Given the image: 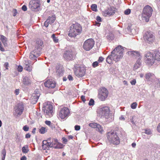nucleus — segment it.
<instances>
[{
	"label": "nucleus",
	"mask_w": 160,
	"mask_h": 160,
	"mask_svg": "<svg viewBox=\"0 0 160 160\" xmlns=\"http://www.w3.org/2000/svg\"><path fill=\"white\" fill-rule=\"evenodd\" d=\"M124 49L121 46L115 48L107 58L106 61L109 64L112 63V60L117 62L122 58L123 55Z\"/></svg>",
	"instance_id": "nucleus-1"
},
{
	"label": "nucleus",
	"mask_w": 160,
	"mask_h": 160,
	"mask_svg": "<svg viewBox=\"0 0 160 160\" xmlns=\"http://www.w3.org/2000/svg\"><path fill=\"white\" fill-rule=\"evenodd\" d=\"M68 35L71 38H75L79 35L82 31V27L78 23L75 22L70 26Z\"/></svg>",
	"instance_id": "nucleus-2"
},
{
	"label": "nucleus",
	"mask_w": 160,
	"mask_h": 160,
	"mask_svg": "<svg viewBox=\"0 0 160 160\" xmlns=\"http://www.w3.org/2000/svg\"><path fill=\"white\" fill-rule=\"evenodd\" d=\"M106 137L108 142L111 144L117 146L120 143V139L118 134L114 131L108 132Z\"/></svg>",
	"instance_id": "nucleus-3"
},
{
	"label": "nucleus",
	"mask_w": 160,
	"mask_h": 160,
	"mask_svg": "<svg viewBox=\"0 0 160 160\" xmlns=\"http://www.w3.org/2000/svg\"><path fill=\"white\" fill-rule=\"evenodd\" d=\"M153 10L152 7L149 5L146 6L143 8L142 13V20H145L148 22L152 15Z\"/></svg>",
	"instance_id": "nucleus-4"
},
{
	"label": "nucleus",
	"mask_w": 160,
	"mask_h": 160,
	"mask_svg": "<svg viewBox=\"0 0 160 160\" xmlns=\"http://www.w3.org/2000/svg\"><path fill=\"white\" fill-rule=\"evenodd\" d=\"M155 38L153 32L150 31L145 32L143 36L144 41L149 44L152 43L154 41Z\"/></svg>",
	"instance_id": "nucleus-5"
},
{
	"label": "nucleus",
	"mask_w": 160,
	"mask_h": 160,
	"mask_svg": "<svg viewBox=\"0 0 160 160\" xmlns=\"http://www.w3.org/2000/svg\"><path fill=\"white\" fill-rule=\"evenodd\" d=\"M109 92L108 89L104 87H102L98 90V97L101 101H105L108 97Z\"/></svg>",
	"instance_id": "nucleus-6"
},
{
	"label": "nucleus",
	"mask_w": 160,
	"mask_h": 160,
	"mask_svg": "<svg viewBox=\"0 0 160 160\" xmlns=\"http://www.w3.org/2000/svg\"><path fill=\"white\" fill-rule=\"evenodd\" d=\"M34 49L33 51L34 53H38L40 52L44 46L43 41L41 39L38 38L34 41Z\"/></svg>",
	"instance_id": "nucleus-7"
},
{
	"label": "nucleus",
	"mask_w": 160,
	"mask_h": 160,
	"mask_svg": "<svg viewBox=\"0 0 160 160\" xmlns=\"http://www.w3.org/2000/svg\"><path fill=\"white\" fill-rule=\"evenodd\" d=\"M99 110L100 113L106 118H109L112 116L110 108L108 107L102 106L100 108Z\"/></svg>",
	"instance_id": "nucleus-8"
},
{
	"label": "nucleus",
	"mask_w": 160,
	"mask_h": 160,
	"mask_svg": "<svg viewBox=\"0 0 160 160\" xmlns=\"http://www.w3.org/2000/svg\"><path fill=\"white\" fill-rule=\"evenodd\" d=\"M70 111L67 107H64L61 108L58 114V117L62 119H63L68 116Z\"/></svg>",
	"instance_id": "nucleus-9"
},
{
	"label": "nucleus",
	"mask_w": 160,
	"mask_h": 160,
	"mask_svg": "<svg viewBox=\"0 0 160 160\" xmlns=\"http://www.w3.org/2000/svg\"><path fill=\"white\" fill-rule=\"evenodd\" d=\"M94 43V41L93 39H88L84 42L83 45V48L86 51H89L92 48Z\"/></svg>",
	"instance_id": "nucleus-10"
},
{
	"label": "nucleus",
	"mask_w": 160,
	"mask_h": 160,
	"mask_svg": "<svg viewBox=\"0 0 160 160\" xmlns=\"http://www.w3.org/2000/svg\"><path fill=\"white\" fill-rule=\"evenodd\" d=\"M146 62L148 65H152L154 62V58L153 54L150 52H146L145 55Z\"/></svg>",
	"instance_id": "nucleus-11"
},
{
	"label": "nucleus",
	"mask_w": 160,
	"mask_h": 160,
	"mask_svg": "<svg viewBox=\"0 0 160 160\" xmlns=\"http://www.w3.org/2000/svg\"><path fill=\"white\" fill-rule=\"evenodd\" d=\"M43 110L46 115H47L48 117H51L52 116L53 107L52 105L47 104L44 107H43Z\"/></svg>",
	"instance_id": "nucleus-12"
},
{
	"label": "nucleus",
	"mask_w": 160,
	"mask_h": 160,
	"mask_svg": "<svg viewBox=\"0 0 160 160\" xmlns=\"http://www.w3.org/2000/svg\"><path fill=\"white\" fill-rule=\"evenodd\" d=\"M75 56L74 52L70 50L65 51L63 55L64 58L68 60H72L75 58Z\"/></svg>",
	"instance_id": "nucleus-13"
},
{
	"label": "nucleus",
	"mask_w": 160,
	"mask_h": 160,
	"mask_svg": "<svg viewBox=\"0 0 160 160\" xmlns=\"http://www.w3.org/2000/svg\"><path fill=\"white\" fill-rule=\"evenodd\" d=\"M29 8L32 10H34L40 7V3L39 0H31L29 3Z\"/></svg>",
	"instance_id": "nucleus-14"
},
{
	"label": "nucleus",
	"mask_w": 160,
	"mask_h": 160,
	"mask_svg": "<svg viewBox=\"0 0 160 160\" xmlns=\"http://www.w3.org/2000/svg\"><path fill=\"white\" fill-rule=\"evenodd\" d=\"M85 69L83 67H79L74 71L75 75L78 77H82L85 74Z\"/></svg>",
	"instance_id": "nucleus-15"
},
{
	"label": "nucleus",
	"mask_w": 160,
	"mask_h": 160,
	"mask_svg": "<svg viewBox=\"0 0 160 160\" xmlns=\"http://www.w3.org/2000/svg\"><path fill=\"white\" fill-rule=\"evenodd\" d=\"M56 73L59 76H62L64 71L63 66L60 64L57 65L56 68Z\"/></svg>",
	"instance_id": "nucleus-16"
},
{
	"label": "nucleus",
	"mask_w": 160,
	"mask_h": 160,
	"mask_svg": "<svg viewBox=\"0 0 160 160\" xmlns=\"http://www.w3.org/2000/svg\"><path fill=\"white\" fill-rule=\"evenodd\" d=\"M44 85L48 88H54L55 87L56 83L54 81L49 79L45 82Z\"/></svg>",
	"instance_id": "nucleus-17"
},
{
	"label": "nucleus",
	"mask_w": 160,
	"mask_h": 160,
	"mask_svg": "<svg viewBox=\"0 0 160 160\" xmlns=\"http://www.w3.org/2000/svg\"><path fill=\"white\" fill-rule=\"evenodd\" d=\"M115 10L114 8H110L104 12L103 14L105 16H110L113 15L115 13Z\"/></svg>",
	"instance_id": "nucleus-18"
},
{
	"label": "nucleus",
	"mask_w": 160,
	"mask_h": 160,
	"mask_svg": "<svg viewBox=\"0 0 160 160\" xmlns=\"http://www.w3.org/2000/svg\"><path fill=\"white\" fill-rule=\"evenodd\" d=\"M49 141L50 140L48 139L47 140L43 141L42 148L44 150L48 149L50 147H51L52 144Z\"/></svg>",
	"instance_id": "nucleus-19"
},
{
	"label": "nucleus",
	"mask_w": 160,
	"mask_h": 160,
	"mask_svg": "<svg viewBox=\"0 0 160 160\" xmlns=\"http://www.w3.org/2000/svg\"><path fill=\"white\" fill-rule=\"evenodd\" d=\"M24 107L22 104H18L17 108L15 109V112L18 115H21L23 112Z\"/></svg>",
	"instance_id": "nucleus-20"
},
{
	"label": "nucleus",
	"mask_w": 160,
	"mask_h": 160,
	"mask_svg": "<svg viewBox=\"0 0 160 160\" xmlns=\"http://www.w3.org/2000/svg\"><path fill=\"white\" fill-rule=\"evenodd\" d=\"M40 96V94L39 93H33L31 98V99L32 103L35 104L37 102Z\"/></svg>",
	"instance_id": "nucleus-21"
},
{
	"label": "nucleus",
	"mask_w": 160,
	"mask_h": 160,
	"mask_svg": "<svg viewBox=\"0 0 160 160\" xmlns=\"http://www.w3.org/2000/svg\"><path fill=\"white\" fill-rule=\"evenodd\" d=\"M24 69L29 72L32 70V66L30 65V61L27 60L25 61Z\"/></svg>",
	"instance_id": "nucleus-22"
},
{
	"label": "nucleus",
	"mask_w": 160,
	"mask_h": 160,
	"mask_svg": "<svg viewBox=\"0 0 160 160\" xmlns=\"http://www.w3.org/2000/svg\"><path fill=\"white\" fill-rule=\"evenodd\" d=\"M0 40H1L2 42L3 45L4 46V47H7L8 46V38L4 36L0 35Z\"/></svg>",
	"instance_id": "nucleus-23"
},
{
	"label": "nucleus",
	"mask_w": 160,
	"mask_h": 160,
	"mask_svg": "<svg viewBox=\"0 0 160 160\" xmlns=\"http://www.w3.org/2000/svg\"><path fill=\"white\" fill-rule=\"evenodd\" d=\"M23 84L26 86H28L31 85V81L30 79L27 77H25L23 78Z\"/></svg>",
	"instance_id": "nucleus-24"
},
{
	"label": "nucleus",
	"mask_w": 160,
	"mask_h": 160,
	"mask_svg": "<svg viewBox=\"0 0 160 160\" xmlns=\"http://www.w3.org/2000/svg\"><path fill=\"white\" fill-rule=\"evenodd\" d=\"M53 18L52 17H49L47 20L44 22V26L47 28L48 27L49 24L53 22L54 21V19L52 20Z\"/></svg>",
	"instance_id": "nucleus-25"
},
{
	"label": "nucleus",
	"mask_w": 160,
	"mask_h": 160,
	"mask_svg": "<svg viewBox=\"0 0 160 160\" xmlns=\"http://www.w3.org/2000/svg\"><path fill=\"white\" fill-rule=\"evenodd\" d=\"M154 77H155V75L149 72L145 74V78L148 81H150V79Z\"/></svg>",
	"instance_id": "nucleus-26"
},
{
	"label": "nucleus",
	"mask_w": 160,
	"mask_h": 160,
	"mask_svg": "<svg viewBox=\"0 0 160 160\" xmlns=\"http://www.w3.org/2000/svg\"><path fill=\"white\" fill-rule=\"evenodd\" d=\"M49 139L50 140L49 142H50L51 144H52L51 145V147H55V146H56L55 145H56L58 143V140L54 138H52V139L51 138Z\"/></svg>",
	"instance_id": "nucleus-27"
},
{
	"label": "nucleus",
	"mask_w": 160,
	"mask_h": 160,
	"mask_svg": "<svg viewBox=\"0 0 160 160\" xmlns=\"http://www.w3.org/2000/svg\"><path fill=\"white\" fill-rule=\"evenodd\" d=\"M154 60H157L158 61H159L160 60V52H157L154 57Z\"/></svg>",
	"instance_id": "nucleus-28"
},
{
	"label": "nucleus",
	"mask_w": 160,
	"mask_h": 160,
	"mask_svg": "<svg viewBox=\"0 0 160 160\" xmlns=\"http://www.w3.org/2000/svg\"><path fill=\"white\" fill-rule=\"evenodd\" d=\"M64 145H63V144H62L61 143L58 142L57 144H56V145L55 146L54 148H62L64 147Z\"/></svg>",
	"instance_id": "nucleus-29"
},
{
	"label": "nucleus",
	"mask_w": 160,
	"mask_h": 160,
	"mask_svg": "<svg viewBox=\"0 0 160 160\" xmlns=\"http://www.w3.org/2000/svg\"><path fill=\"white\" fill-rule=\"evenodd\" d=\"M51 38H52L53 42L55 43H57L58 41V39L57 37H55V34H53L51 36Z\"/></svg>",
	"instance_id": "nucleus-30"
},
{
	"label": "nucleus",
	"mask_w": 160,
	"mask_h": 160,
	"mask_svg": "<svg viewBox=\"0 0 160 160\" xmlns=\"http://www.w3.org/2000/svg\"><path fill=\"white\" fill-rule=\"evenodd\" d=\"M47 131L46 128L43 127H41L39 130V132L41 134H44Z\"/></svg>",
	"instance_id": "nucleus-31"
},
{
	"label": "nucleus",
	"mask_w": 160,
	"mask_h": 160,
	"mask_svg": "<svg viewBox=\"0 0 160 160\" xmlns=\"http://www.w3.org/2000/svg\"><path fill=\"white\" fill-rule=\"evenodd\" d=\"M96 128V130L99 132L101 133H102L103 131L101 126L99 124L97 125Z\"/></svg>",
	"instance_id": "nucleus-32"
},
{
	"label": "nucleus",
	"mask_w": 160,
	"mask_h": 160,
	"mask_svg": "<svg viewBox=\"0 0 160 160\" xmlns=\"http://www.w3.org/2000/svg\"><path fill=\"white\" fill-rule=\"evenodd\" d=\"M98 124L97 123L92 122L90 123L89 124V126L92 128H96Z\"/></svg>",
	"instance_id": "nucleus-33"
},
{
	"label": "nucleus",
	"mask_w": 160,
	"mask_h": 160,
	"mask_svg": "<svg viewBox=\"0 0 160 160\" xmlns=\"http://www.w3.org/2000/svg\"><path fill=\"white\" fill-rule=\"evenodd\" d=\"M97 6L96 4H93L91 6V8L92 11L95 12L97 11Z\"/></svg>",
	"instance_id": "nucleus-34"
},
{
	"label": "nucleus",
	"mask_w": 160,
	"mask_h": 160,
	"mask_svg": "<svg viewBox=\"0 0 160 160\" xmlns=\"http://www.w3.org/2000/svg\"><path fill=\"white\" fill-rule=\"evenodd\" d=\"M22 151L24 153H27L29 151L28 146H27L26 147L25 146L23 147L22 148Z\"/></svg>",
	"instance_id": "nucleus-35"
},
{
	"label": "nucleus",
	"mask_w": 160,
	"mask_h": 160,
	"mask_svg": "<svg viewBox=\"0 0 160 160\" xmlns=\"http://www.w3.org/2000/svg\"><path fill=\"white\" fill-rule=\"evenodd\" d=\"M137 103L136 102H134L131 104V107L132 109H135L137 108Z\"/></svg>",
	"instance_id": "nucleus-36"
},
{
	"label": "nucleus",
	"mask_w": 160,
	"mask_h": 160,
	"mask_svg": "<svg viewBox=\"0 0 160 160\" xmlns=\"http://www.w3.org/2000/svg\"><path fill=\"white\" fill-rule=\"evenodd\" d=\"M94 101L92 99H91L89 101L88 104L90 106L93 105L94 104Z\"/></svg>",
	"instance_id": "nucleus-37"
},
{
	"label": "nucleus",
	"mask_w": 160,
	"mask_h": 160,
	"mask_svg": "<svg viewBox=\"0 0 160 160\" xmlns=\"http://www.w3.org/2000/svg\"><path fill=\"white\" fill-rule=\"evenodd\" d=\"M98 65V62L97 61L93 62L92 64V66L93 67L95 68Z\"/></svg>",
	"instance_id": "nucleus-38"
},
{
	"label": "nucleus",
	"mask_w": 160,
	"mask_h": 160,
	"mask_svg": "<svg viewBox=\"0 0 160 160\" xmlns=\"http://www.w3.org/2000/svg\"><path fill=\"white\" fill-rule=\"evenodd\" d=\"M130 9H128L125 11L124 14L126 15H128L130 13Z\"/></svg>",
	"instance_id": "nucleus-39"
},
{
	"label": "nucleus",
	"mask_w": 160,
	"mask_h": 160,
	"mask_svg": "<svg viewBox=\"0 0 160 160\" xmlns=\"http://www.w3.org/2000/svg\"><path fill=\"white\" fill-rule=\"evenodd\" d=\"M0 50L2 52H4L5 51V49L3 48L2 43L0 41Z\"/></svg>",
	"instance_id": "nucleus-40"
},
{
	"label": "nucleus",
	"mask_w": 160,
	"mask_h": 160,
	"mask_svg": "<svg viewBox=\"0 0 160 160\" xmlns=\"http://www.w3.org/2000/svg\"><path fill=\"white\" fill-rule=\"evenodd\" d=\"M23 129L25 131H28L29 130V128L27 125H25L23 127Z\"/></svg>",
	"instance_id": "nucleus-41"
},
{
	"label": "nucleus",
	"mask_w": 160,
	"mask_h": 160,
	"mask_svg": "<svg viewBox=\"0 0 160 160\" xmlns=\"http://www.w3.org/2000/svg\"><path fill=\"white\" fill-rule=\"evenodd\" d=\"M22 67L21 66L19 65L18 66V72H21L22 70Z\"/></svg>",
	"instance_id": "nucleus-42"
},
{
	"label": "nucleus",
	"mask_w": 160,
	"mask_h": 160,
	"mask_svg": "<svg viewBox=\"0 0 160 160\" xmlns=\"http://www.w3.org/2000/svg\"><path fill=\"white\" fill-rule=\"evenodd\" d=\"M104 59V58L102 57H99L98 60V61L99 62H102L103 61Z\"/></svg>",
	"instance_id": "nucleus-43"
},
{
	"label": "nucleus",
	"mask_w": 160,
	"mask_h": 160,
	"mask_svg": "<svg viewBox=\"0 0 160 160\" xmlns=\"http://www.w3.org/2000/svg\"><path fill=\"white\" fill-rule=\"evenodd\" d=\"M136 83V81L135 79H134L133 80H132L130 82V83L132 85H135Z\"/></svg>",
	"instance_id": "nucleus-44"
},
{
	"label": "nucleus",
	"mask_w": 160,
	"mask_h": 160,
	"mask_svg": "<svg viewBox=\"0 0 160 160\" xmlns=\"http://www.w3.org/2000/svg\"><path fill=\"white\" fill-rule=\"evenodd\" d=\"M132 53L135 55H136L137 56L139 57L140 56L139 53L138 52L132 51Z\"/></svg>",
	"instance_id": "nucleus-45"
},
{
	"label": "nucleus",
	"mask_w": 160,
	"mask_h": 160,
	"mask_svg": "<svg viewBox=\"0 0 160 160\" xmlns=\"http://www.w3.org/2000/svg\"><path fill=\"white\" fill-rule=\"evenodd\" d=\"M2 154L3 155V157H5L6 155V151L5 149H3L2 152Z\"/></svg>",
	"instance_id": "nucleus-46"
},
{
	"label": "nucleus",
	"mask_w": 160,
	"mask_h": 160,
	"mask_svg": "<svg viewBox=\"0 0 160 160\" xmlns=\"http://www.w3.org/2000/svg\"><path fill=\"white\" fill-rule=\"evenodd\" d=\"M62 139L63 141V143H64L65 144L67 143L68 142V140L65 137H63L62 138Z\"/></svg>",
	"instance_id": "nucleus-47"
},
{
	"label": "nucleus",
	"mask_w": 160,
	"mask_h": 160,
	"mask_svg": "<svg viewBox=\"0 0 160 160\" xmlns=\"http://www.w3.org/2000/svg\"><path fill=\"white\" fill-rule=\"evenodd\" d=\"M151 132L150 129L145 130V133L148 134H151Z\"/></svg>",
	"instance_id": "nucleus-48"
},
{
	"label": "nucleus",
	"mask_w": 160,
	"mask_h": 160,
	"mask_svg": "<svg viewBox=\"0 0 160 160\" xmlns=\"http://www.w3.org/2000/svg\"><path fill=\"white\" fill-rule=\"evenodd\" d=\"M74 128L77 131L79 130L80 129V126L79 125H76Z\"/></svg>",
	"instance_id": "nucleus-49"
},
{
	"label": "nucleus",
	"mask_w": 160,
	"mask_h": 160,
	"mask_svg": "<svg viewBox=\"0 0 160 160\" xmlns=\"http://www.w3.org/2000/svg\"><path fill=\"white\" fill-rule=\"evenodd\" d=\"M81 98L83 102H85L86 100L85 99V96H84L82 95L81 97Z\"/></svg>",
	"instance_id": "nucleus-50"
},
{
	"label": "nucleus",
	"mask_w": 160,
	"mask_h": 160,
	"mask_svg": "<svg viewBox=\"0 0 160 160\" xmlns=\"http://www.w3.org/2000/svg\"><path fill=\"white\" fill-rule=\"evenodd\" d=\"M45 123L47 125L50 126L51 124V121H46L45 122Z\"/></svg>",
	"instance_id": "nucleus-51"
},
{
	"label": "nucleus",
	"mask_w": 160,
	"mask_h": 160,
	"mask_svg": "<svg viewBox=\"0 0 160 160\" xmlns=\"http://www.w3.org/2000/svg\"><path fill=\"white\" fill-rule=\"evenodd\" d=\"M22 9L24 11H25L27 10V7L25 5H23L22 7Z\"/></svg>",
	"instance_id": "nucleus-52"
},
{
	"label": "nucleus",
	"mask_w": 160,
	"mask_h": 160,
	"mask_svg": "<svg viewBox=\"0 0 160 160\" xmlns=\"http://www.w3.org/2000/svg\"><path fill=\"white\" fill-rule=\"evenodd\" d=\"M96 19L99 22H101L102 21L101 18L99 16H97L96 18Z\"/></svg>",
	"instance_id": "nucleus-53"
},
{
	"label": "nucleus",
	"mask_w": 160,
	"mask_h": 160,
	"mask_svg": "<svg viewBox=\"0 0 160 160\" xmlns=\"http://www.w3.org/2000/svg\"><path fill=\"white\" fill-rule=\"evenodd\" d=\"M5 67L6 69H8V67L9 66V63L8 62L5 63L4 64Z\"/></svg>",
	"instance_id": "nucleus-54"
},
{
	"label": "nucleus",
	"mask_w": 160,
	"mask_h": 160,
	"mask_svg": "<svg viewBox=\"0 0 160 160\" xmlns=\"http://www.w3.org/2000/svg\"><path fill=\"white\" fill-rule=\"evenodd\" d=\"M68 78L69 80L70 81L72 80H73V78L72 77V76L70 75H68Z\"/></svg>",
	"instance_id": "nucleus-55"
},
{
	"label": "nucleus",
	"mask_w": 160,
	"mask_h": 160,
	"mask_svg": "<svg viewBox=\"0 0 160 160\" xmlns=\"http://www.w3.org/2000/svg\"><path fill=\"white\" fill-rule=\"evenodd\" d=\"M157 130L158 132H160V122L159 123L157 127Z\"/></svg>",
	"instance_id": "nucleus-56"
},
{
	"label": "nucleus",
	"mask_w": 160,
	"mask_h": 160,
	"mask_svg": "<svg viewBox=\"0 0 160 160\" xmlns=\"http://www.w3.org/2000/svg\"><path fill=\"white\" fill-rule=\"evenodd\" d=\"M19 89H16L15 90V93L16 95H18L19 94Z\"/></svg>",
	"instance_id": "nucleus-57"
},
{
	"label": "nucleus",
	"mask_w": 160,
	"mask_h": 160,
	"mask_svg": "<svg viewBox=\"0 0 160 160\" xmlns=\"http://www.w3.org/2000/svg\"><path fill=\"white\" fill-rule=\"evenodd\" d=\"M14 13H13V16H15L17 15V10L16 9H14Z\"/></svg>",
	"instance_id": "nucleus-58"
},
{
	"label": "nucleus",
	"mask_w": 160,
	"mask_h": 160,
	"mask_svg": "<svg viewBox=\"0 0 160 160\" xmlns=\"http://www.w3.org/2000/svg\"><path fill=\"white\" fill-rule=\"evenodd\" d=\"M31 135L29 133H27L25 135V138H29L30 137Z\"/></svg>",
	"instance_id": "nucleus-59"
},
{
	"label": "nucleus",
	"mask_w": 160,
	"mask_h": 160,
	"mask_svg": "<svg viewBox=\"0 0 160 160\" xmlns=\"http://www.w3.org/2000/svg\"><path fill=\"white\" fill-rule=\"evenodd\" d=\"M27 160V158L26 157L24 156H22L20 159V160Z\"/></svg>",
	"instance_id": "nucleus-60"
},
{
	"label": "nucleus",
	"mask_w": 160,
	"mask_h": 160,
	"mask_svg": "<svg viewBox=\"0 0 160 160\" xmlns=\"http://www.w3.org/2000/svg\"><path fill=\"white\" fill-rule=\"evenodd\" d=\"M95 25L97 26H99L100 25V23L99 22H95V23L94 24Z\"/></svg>",
	"instance_id": "nucleus-61"
},
{
	"label": "nucleus",
	"mask_w": 160,
	"mask_h": 160,
	"mask_svg": "<svg viewBox=\"0 0 160 160\" xmlns=\"http://www.w3.org/2000/svg\"><path fill=\"white\" fill-rule=\"evenodd\" d=\"M119 119L121 120H124L125 119L122 116L119 118Z\"/></svg>",
	"instance_id": "nucleus-62"
},
{
	"label": "nucleus",
	"mask_w": 160,
	"mask_h": 160,
	"mask_svg": "<svg viewBox=\"0 0 160 160\" xmlns=\"http://www.w3.org/2000/svg\"><path fill=\"white\" fill-rule=\"evenodd\" d=\"M36 128H34L33 129H32V132L33 133V134H35V132H36Z\"/></svg>",
	"instance_id": "nucleus-63"
},
{
	"label": "nucleus",
	"mask_w": 160,
	"mask_h": 160,
	"mask_svg": "<svg viewBox=\"0 0 160 160\" xmlns=\"http://www.w3.org/2000/svg\"><path fill=\"white\" fill-rule=\"evenodd\" d=\"M73 136L72 135H70L69 136H68V139H69V140H70V139H72L73 138Z\"/></svg>",
	"instance_id": "nucleus-64"
}]
</instances>
